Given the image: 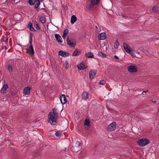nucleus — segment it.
<instances>
[{
    "instance_id": "1",
    "label": "nucleus",
    "mask_w": 159,
    "mask_h": 159,
    "mask_svg": "<svg viewBox=\"0 0 159 159\" xmlns=\"http://www.w3.org/2000/svg\"><path fill=\"white\" fill-rule=\"evenodd\" d=\"M52 112H51L49 113L48 119V121L52 125H55L57 123V118L52 114Z\"/></svg>"
},
{
    "instance_id": "2",
    "label": "nucleus",
    "mask_w": 159,
    "mask_h": 159,
    "mask_svg": "<svg viewBox=\"0 0 159 159\" xmlns=\"http://www.w3.org/2000/svg\"><path fill=\"white\" fill-rule=\"evenodd\" d=\"M149 139H142L137 141L138 145L141 147H143L150 143Z\"/></svg>"
},
{
    "instance_id": "3",
    "label": "nucleus",
    "mask_w": 159,
    "mask_h": 159,
    "mask_svg": "<svg viewBox=\"0 0 159 159\" xmlns=\"http://www.w3.org/2000/svg\"><path fill=\"white\" fill-rule=\"evenodd\" d=\"M123 47L125 51L128 53L129 54L133 57H135V55L133 52L132 50H131L130 47L126 43H124Z\"/></svg>"
},
{
    "instance_id": "4",
    "label": "nucleus",
    "mask_w": 159,
    "mask_h": 159,
    "mask_svg": "<svg viewBox=\"0 0 159 159\" xmlns=\"http://www.w3.org/2000/svg\"><path fill=\"white\" fill-rule=\"evenodd\" d=\"M66 43L70 47H75L76 45V41L71 38L67 37Z\"/></svg>"
},
{
    "instance_id": "5",
    "label": "nucleus",
    "mask_w": 159,
    "mask_h": 159,
    "mask_svg": "<svg viewBox=\"0 0 159 159\" xmlns=\"http://www.w3.org/2000/svg\"><path fill=\"white\" fill-rule=\"evenodd\" d=\"M116 124L115 122H112L107 127V129L108 131H114L116 128Z\"/></svg>"
},
{
    "instance_id": "6",
    "label": "nucleus",
    "mask_w": 159,
    "mask_h": 159,
    "mask_svg": "<svg viewBox=\"0 0 159 159\" xmlns=\"http://www.w3.org/2000/svg\"><path fill=\"white\" fill-rule=\"evenodd\" d=\"M100 1V0H91V3L88 8L89 9V10H92V9L93 8L94 6L95 5H97Z\"/></svg>"
},
{
    "instance_id": "7",
    "label": "nucleus",
    "mask_w": 159,
    "mask_h": 159,
    "mask_svg": "<svg viewBox=\"0 0 159 159\" xmlns=\"http://www.w3.org/2000/svg\"><path fill=\"white\" fill-rule=\"evenodd\" d=\"M127 69L128 71L130 72H136L137 71V67L134 66H129Z\"/></svg>"
},
{
    "instance_id": "8",
    "label": "nucleus",
    "mask_w": 159,
    "mask_h": 159,
    "mask_svg": "<svg viewBox=\"0 0 159 159\" xmlns=\"http://www.w3.org/2000/svg\"><path fill=\"white\" fill-rule=\"evenodd\" d=\"M96 70H90L89 72V77L92 80L95 77L97 74Z\"/></svg>"
},
{
    "instance_id": "9",
    "label": "nucleus",
    "mask_w": 159,
    "mask_h": 159,
    "mask_svg": "<svg viewBox=\"0 0 159 159\" xmlns=\"http://www.w3.org/2000/svg\"><path fill=\"white\" fill-rule=\"evenodd\" d=\"M87 67V66H85L83 62H81L78 65V68L79 70H83L86 69Z\"/></svg>"
},
{
    "instance_id": "10",
    "label": "nucleus",
    "mask_w": 159,
    "mask_h": 159,
    "mask_svg": "<svg viewBox=\"0 0 159 159\" xmlns=\"http://www.w3.org/2000/svg\"><path fill=\"white\" fill-rule=\"evenodd\" d=\"M32 89L31 86L27 87L23 90V93L25 95H28L30 93V90Z\"/></svg>"
},
{
    "instance_id": "11",
    "label": "nucleus",
    "mask_w": 159,
    "mask_h": 159,
    "mask_svg": "<svg viewBox=\"0 0 159 159\" xmlns=\"http://www.w3.org/2000/svg\"><path fill=\"white\" fill-rule=\"evenodd\" d=\"M60 100L62 104H65L67 102L66 97L64 94H62L60 96Z\"/></svg>"
},
{
    "instance_id": "12",
    "label": "nucleus",
    "mask_w": 159,
    "mask_h": 159,
    "mask_svg": "<svg viewBox=\"0 0 159 159\" xmlns=\"http://www.w3.org/2000/svg\"><path fill=\"white\" fill-rule=\"evenodd\" d=\"M58 54L62 57H66L69 56V54L67 52H63L62 51H60L59 52Z\"/></svg>"
},
{
    "instance_id": "13",
    "label": "nucleus",
    "mask_w": 159,
    "mask_h": 159,
    "mask_svg": "<svg viewBox=\"0 0 159 159\" xmlns=\"http://www.w3.org/2000/svg\"><path fill=\"white\" fill-rule=\"evenodd\" d=\"M26 49L28 52H29L30 54L31 55H33L34 54V49L33 47V46L32 45H30Z\"/></svg>"
},
{
    "instance_id": "14",
    "label": "nucleus",
    "mask_w": 159,
    "mask_h": 159,
    "mask_svg": "<svg viewBox=\"0 0 159 159\" xmlns=\"http://www.w3.org/2000/svg\"><path fill=\"white\" fill-rule=\"evenodd\" d=\"M8 88V86L7 84H4L3 85L0 92L2 93H4L6 92V91Z\"/></svg>"
},
{
    "instance_id": "15",
    "label": "nucleus",
    "mask_w": 159,
    "mask_h": 159,
    "mask_svg": "<svg viewBox=\"0 0 159 159\" xmlns=\"http://www.w3.org/2000/svg\"><path fill=\"white\" fill-rule=\"evenodd\" d=\"M55 37L58 43H62V41L61 40V37L59 34H56L55 35Z\"/></svg>"
},
{
    "instance_id": "16",
    "label": "nucleus",
    "mask_w": 159,
    "mask_h": 159,
    "mask_svg": "<svg viewBox=\"0 0 159 159\" xmlns=\"http://www.w3.org/2000/svg\"><path fill=\"white\" fill-rule=\"evenodd\" d=\"M81 51H79L77 49L75 50L73 53L72 55L74 56H78L81 53Z\"/></svg>"
},
{
    "instance_id": "17",
    "label": "nucleus",
    "mask_w": 159,
    "mask_h": 159,
    "mask_svg": "<svg viewBox=\"0 0 159 159\" xmlns=\"http://www.w3.org/2000/svg\"><path fill=\"white\" fill-rule=\"evenodd\" d=\"M106 35L105 33H102L100 34V37L99 39L100 40H103L106 39Z\"/></svg>"
},
{
    "instance_id": "18",
    "label": "nucleus",
    "mask_w": 159,
    "mask_h": 159,
    "mask_svg": "<svg viewBox=\"0 0 159 159\" xmlns=\"http://www.w3.org/2000/svg\"><path fill=\"white\" fill-rule=\"evenodd\" d=\"M77 18L76 16L74 15H73L71 17V24H74L77 20Z\"/></svg>"
},
{
    "instance_id": "19",
    "label": "nucleus",
    "mask_w": 159,
    "mask_h": 159,
    "mask_svg": "<svg viewBox=\"0 0 159 159\" xmlns=\"http://www.w3.org/2000/svg\"><path fill=\"white\" fill-rule=\"evenodd\" d=\"M34 3L35 4L34 8L36 10H38V7L40 4L39 0H35V2Z\"/></svg>"
},
{
    "instance_id": "20",
    "label": "nucleus",
    "mask_w": 159,
    "mask_h": 159,
    "mask_svg": "<svg viewBox=\"0 0 159 159\" xmlns=\"http://www.w3.org/2000/svg\"><path fill=\"white\" fill-rule=\"evenodd\" d=\"M86 57L88 58H93L94 55L91 52H88L85 54Z\"/></svg>"
},
{
    "instance_id": "21",
    "label": "nucleus",
    "mask_w": 159,
    "mask_h": 159,
    "mask_svg": "<svg viewBox=\"0 0 159 159\" xmlns=\"http://www.w3.org/2000/svg\"><path fill=\"white\" fill-rule=\"evenodd\" d=\"M82 98H83L85 100H86L88 98V93L86 91L83 92L82 94Z\"/></svg>"
},
{
    "instance_id": "22",
    "label": "nucleus",
    "mask_w": 159,
    "mask_h": 159,
    "mask_svg": "<svg viewBox=\"0 0 159 159\" xmlns=\"http://www.w3.org/2000/svg\"><path fill=\"white\" fill-rule=\"evenodd\" d=\"M98 55L101 57L102 58H105L106 57V55L105 54L101 52H98Z\"/></svg>"
},
{
    "instance_id": "23",
    "label": "nucleus",
    "mask_w": 159,
    "mask_h": 159,
    "mask_svg": "<svg viewBox=\"0 0 159 159\" xmlns=\"http://www.w3.org/2000/svg\"><path fill=\"white\" fill-rule=\"evenodd\" d=\"M8 41V38L7 37H3L1 39V41L2 42H5V43H7Z\"/></svg>"
},
{
    "instance_id": "24",
    "label": "nucleus",
    "mask_w": 159,
    "mask_h": 159,
    "mask_svg": "<svg viewBox=\"0 0 159 159\" xmlns=\"http://www.w3.org/2000/svg\"><path fill=\"white\" fill-rule=\"evenodd\" d=\"M40 20L42 23H44L46 21V18L44 16H42L40 18Z\"/></svg>"
},
{
    "instance_id": "25",
    "label": "nucleus",
    "mask_w": 159,
    "mask_h": 159,
    "mask_svg": "<svg viewBox=\"0 0 159 159\" xmlns=\"http://www.w3.org/2000/svg\"><path fill=\"white\" fill-rule=\"evenodd\" d=\"M158 7L157 6H154L152 8V11L154 12L157 13L158 11Z\"/></svg>"
},
{
    "instance_id": "26",
    "label": "nucleus",
    "mask_w": 159,
    "mask_h": 159,
    "mask_svg": "<svg viewBox=\"0 0 159 159\" xmlns=\"http://www.w3.org/2000/svg\"><path fill=\"white\" fill-rule=\"evenodd\" d=\"M28 2L29 3L30 5L32 6L34 5L35 2V0H29Z\"/></svg>"
},
{
    "instance_id": "27",
    "label": "nucleus",
    "mask_w": 159,
    "mask_h": 159,
    "mask_svg": "<svg viewBox=\"0 0 159 159\" xmlns=\"http://www.w3.org/2000/svg\"><path fill=\"white\" fill-rule=\"evenodd\" d=\"M90 121L89 119H86L85 120L84 125L86 126H89L90 125Z\"/></svg>"
},
{
    "instance_id": "28",
    "label": "nucleus",
    "mask_w": 159,
    "mask_h": 159,
    "mask_svg": "<svg viewBox=\"0 0 159 159\" xmlns=\"http://www.w3.org/2000/svg\"><path fill=\"white\" fill-rule=\"evenodd\" d=\"M55 135L56 136L60 137L62 135V134L60 131H56L55 133Z\"/></svg>"
},
{
    "instance_id": "29",
    "label": "nucleus",
    "mask_w": 159,
    "mask_h": 159,
    "mask_svg": "<svg viewBox=\"0 0 159 159\" xmlns=\"http://www.w3.org/2000/svg\"><path fill=\"white\" fill-rule=\"evenodd\" d=\"M119 45V43L117 40H116L115 43L114 47L116 48H117L118 46Z\"/></svg>"
},
{
    "instance_id": "30",
    "label": "nucleus",
    "mask_w": 159,
    "mask_h": 159,
    "mask_svg": "<svg viewBox=\"0 0 159 159\" xmlns=\"http://www.w3.org/2000/svg\"><path fill=\"white\" fill-rule=\"evenodd\" d=\"M34 26L36 29L39 30L40 29V26L39 25V24L37 22H36V23L34 24Z\"/></svg>"
},
{
    "instance_id": "31",
    "label": "nucleus",
    "mask_w": 159,
    "mask_h": 159,
    "mask_svg": "<svg viewBox=\"0 0 159 159\" xmlns=\"http://www.w3.org/2000/svg\"><path fill=\"white\" fill-rule=\"evenodd\" d=\"M8 69L10 71H12V66L10 64H9L8 66Z\"/></svg>"
},
{
    "instance_id": "32",
    "label": "nucleus",
    "mask_w": 159,
    "mask_h": 159,
    "mask_svg": "<svg viewBox=\"0 0 159 159\" xmlns=\"http://www.w3.org/2000/svg\"><path fill=\"white\" fill-rule=\"evenodd\" d=\"M69 30H68L67 29H65L63 32V34H66V35H67L68 34V33Z\"/></svg>"
},
{
    "instance_id": "33",
    "label": "nucleus",
    "mask_w": 159,
    "mask_h": 159,
    "mask_svg": "<svg viewBox=\"0 0 159 159\" xmlns=\"http://www.w3.org/2000/svg\"><path fill=\"white\" fill-rule=\"evenodd\" d=\"M99 83L100 84L104 85L106 83V81L104 80H102L100 81Z\"/></svg>"
},
{
    "instance_id": "34",
    "label": "nucleus",
    "mask_w": 159,
    "mask_h": 159,
    "mask_svg": "<svg viewBox=\"0 0 159 159\" xmlns=\"http://www.w3.org/2000/svg\"><path fill=\"white\" fill-rule=\"evenodd\" d=\"M32 24L31 22H29L28 25V27L30 29H31V28L32 27Z\"/></svg>"
},
{
    "instance_id": "35",
    "label": "nucleus",
    "mask_w": 159,
    "mask_h": 159,
    "mask_svg": "<svg viewBox=\"0 0 159 159\" xmlns=\"http://www.w3.org/2000/svg\"><path fill=\"white\" fill-rule=\"evenodd\" d=\"M52 114L54 116H56V117L57 118V117H58V115H57V112L56 111H54V112H52Z\"/></svg>"
},
{
    "instance_id": "36",
    "label": "nucleus",
    "mask_w": 159,
    "mask_h": 159,
    "mask_svg": "<svg viewBox=\"0 0 159 159\" xmlns=\"http://www.w3.org/2000/svg\"><path fill=\"white\" fill-rule=\"evenodd\" d=\"M80 144L81 143L79 141H77L75 143L76 146L77 147H79L80 146Z\"/></svg>"
},
{
    "instance_id": "37",
    "label": "nucleus",
    "mask_w": 159,
    "mask_h": 159,
    "mask_svg": "<svg viewBox=\"0 0 159 159\" xmlns=\"http://www.w3.org/2000/svg\"><path fill=\"white\" fill-rule=\"evenodd\" d=\"M32 36L31 34L30 35V40L29 41V43L30 44H31L32 43Z\"/></svg>"
},
{
    "instance_id": "38",
    "label": "nucleus",
    "mask_w": 159,
    "mask_h": 159,
    "mask_svg": "<svg viewBox=\"0 0 159 159\" xmlns=\"http://www.w3.org/2000/svg\"><path fill=\"white\" fill-rule=\"evenodd\" d=\"M30 30L33 31H36L35 29L34 28H33L32 26V27L31 28V29Z\"/></svg>"
},
{
    "instance_id": "39",
    "label": "nucleus",
    "mask_w": 159,
    "mask_h": 159,
    "mask_svg": "<svg viewBox=\"0 0 159 159\" xmlns=\"http://www.w3.org/2000/svg\"><path fill=\"white\" fill-rule=\"evenodd\" d=\"M67 35H66V34H63V35L62 36V37L63 38H65L66 37Z\"/></svg>"
},
{
    "instance_id": "40",
    "label": "nucleus",
    "mask_w": 159,
    "mask_h": 159,
    "mask_svg": "<svg viewBox=\"0 0 159 159\" xmlns=\"http://www.w3.org/2000/svg\"><path fill=\"white\" fill-rule=\"evenodd\" d=\"M114 57L117 59H119V58L116 55H115L114 56Z\"/></svg>"
},
{
    "instance_id": "41",
    "label": "nucleus",
    "mask_w": 159,
    "mask_h": 159,
    "mask_svg": "<svg viewBox=\"0 0 159 159\" xmlns=\"http://www.w3.org/2000/svg\"><path fill=\"white\" fill-rule=\"evenodd\" d=\"M69 67L68 64L67 65H66V69H67Z\"/></svg>"
},
{
    "instance_id": "42",
    "label": "nucleus",
    "mask_w": 159,
    "mask_h": 159,
    "mask_svg": "<svg viewBox=\"0 0 159 159\" xmlns=\"http://www.w3.org/2000/svg\"><path fill=\"white\" fill-rule=\"evenodd\" d=\"M65 63L66 64V65H67L68 64V61H66L65 62Z\"/></svg>"
},
{
    "instance_id": "43",
    "label": "nucleus",
    "mask_w": 159,
    "mask_h": 159,
    "mask_svg": "<svg viewBox=\"0 0 159 159\" xmlns=\"http://www.w3.org/2000/svg\"><path fill=\"white\" fill-rule=\"evenodd\" d=\"M53 112L55 111H56V109L55 108H54L52 109Z\"/></svg>"
},
{
    "instance_id": "44",
    "label": "nucleus",
    "mask_w": 159,
    "mask_h": 159,
    "mask_svg": "<svg viewBox=\"0 0 159 159\" xmlns=\"http://www.w3.org/2000/svg\"><path fill=\"white\" fill-rule=\"evenodd\" d=\"M74 148V147L73 146H72L71 148V150H72V151H73V149Z\"/></svg>"
},
{
    "instance_id": "45",
    "label": "nucleus",
    "mask_w": 159,
    "mask_h": 159,
    "mask_svg": "<svg viewBox=\"0 0 159 159\" xmlns=\"http://www.w3.org/2000/svg\"><path fill=\"white\" fill-rule=\"evenodd\" d=\"M148 91V90H147V91H143V92L142 93H146Z\"/></svg>"
},
{
    "instance_id": "46",
    "label": "nucleus",
    "mask_w": 159,
    "mask_h": 159,
    "mask_svg": "<svg viewBox=\"0 0 159 159\" xmlns=\"http://www.w3.org/2000/svg\"><path fill=\"white\" fill-rule=\"evenodd\" d=\"M66 148H65L64 149V152H66Z\"/></svg>"
},
{
    "instance_id": "47",
    "label": "nucleus",
    "mask_w": 159,
    "mask_h": 159,
    "mask_svg": "<svg viewBox=\"0 0 159 159\" xmlns=\"http://www.w3.org/2000/svg\"><path fill=\"white\" fill-rule=\"evenodd\" d=\"M17 15V14H16L14 16V18H15V17Z\"/></svg>"
},
{
    "instance_id": "48",
    "label": "nucleus",
    "mask_w": 159,
    "mask_h": 159,
    "mask_svg": "<svg viewBox=\"0 0 159 159\" xmlns=\"http://www.w3.org/2000/svg\"><path fill=\"white\" fill-rule=\"evenodd\" d=\"M122 16L123 17H125V16L124 15H122Z\"/></svg>"
},
{
    "instance_id": "49",
    "label": "nucleus",
    "mask_w": 159,
    "mask_h": 159,
    "mask_svg": "<svg viewBox=\"0 0 159 159\" xmlns=\"http://www.w3.org/2000/svg\"><path fill=\"white\" fill-rule=\"evenodd\" d=\"M153 102H156V100H155V101H152Z\"/></svg>"
},
{
    "instance_id": "50",
    "label": "nucleus",
    "mask_w": 159,
    "mask_h": 159,
    "mask_svg": "<svg viewBox=\"0 0 159 159\" xmlns=\"http://www.w3.org/2000/svg\"><path fill=\"white\" fill-rule=\"evenodd\" d=\"M43 10H44L45 11L46 10L44 8H43Z\"/></svg>"
},
{
    "instance_id": "51",
    "label": "nucleus",
    "mask_w": 159,
    "mask_h": 159,
    "mask_svg": "<svg viewBox=\"0 0 159 159\" xmlns=\"http://www.w3.org/2000/svg\"><path fill=\"white\" fill-rule=\"evenodd\" d=\"M41 2H42L43 0H40Z\"/></svg>"
},
{
    "instance_id": "52",
    "label": "nucleus",
    "mask_w": 159,
    "mask_h": 159,
    "mask_svg": "<svg viewBox=\"0 0 159 159\" xmlns=\"http://www.w3.org/2000/svg\"><path fill=\"white\" fill-rule=\"evenodd\" d=\"M143 159H144L143 158Z\"/></svg>"
}]
</instances>
